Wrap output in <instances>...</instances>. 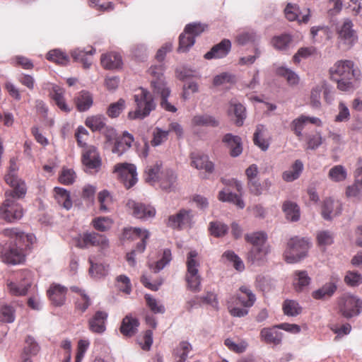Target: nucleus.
Here are the masks:
<instances>
[{
    "label": "nucleus",
    "instance_id": "obj_44",
    "mask_svg": "<svg viewBox=\"0 0 362 362\" xmlns=\"http://www.w3.org/2000/svg\"><path fill=\"white\" fill-rule=\"evenodd\" d=\"M283 310L286 315L295 317L301 313L302 307L297 301L287 299L284 302Z\"/></svg>",
    "mask_w": 362,
    "mask_h": 362
},
{
    "label": "nucleus",
    "instance_id": "obj_59",
    "mask_svg": "<svg viewBox=\"0 0 362 362\" xmlns=\"http://www.w3.org/2000/svg\"><path fill=\"white\" fill-rule=\"evenodd\" d=\"M76 173L72 169L63 168L59 176V182L65 185L74 183L76 179Z\"/></svg>",
    "mask_w": 362,
    "mask_h": 362
},
{
    "label": "nucleus",
    "instance_id": "obj_60",
    "mask_svg": "<svg viewBox=\"0 0 362 362\" xmlns=\"http://www.w3.org/2000/svg\"><path fill=\"white\" fill-rule=\"evenodd\" d=\"M125 107V101L119 99L117 102L112 103L107 108V115L112 118L117 117Z\"/></svg>",
    "mask_w": 362,
    "mask_h": 362
},
{
    "label": "nucleus",
    "instance_id": "obj_48",
    "mask_svg": "<svg viewBox=\"0 0 362 362\" xmlns=\"http://www.w3.org/2000/svg\"><path fill=\"white\" fill-rule=\"evenodd\" d=\"M268 253L266 247H252L247 253V259L252 263L262 260Z\"/></svg>",
    "mask_w": 362,
    "mask_h": 362
},
{
    "label": "nucleus",
    "instance_id": "obj_39",
    "mask_svg": "<svg viewBox=\"0 0 362 362\" xmlns=\"http://www.w3.org/2000/svg\"><path fill=\"white\" fill-rule=\"evenodd\" d=\"M303 169V165L302 162L297 160L293 164L291 169L286 170L283 173L282 177L284 180L286 182H292L299 177Z\"/></svg>",
    "mask_w": 362,
    "mask_h": 362
},
{
    "label": "nucleus",
    "instance_id": "obj_54",
    "mask_svg": "<svg viewBox=\"0 0 362 362\" xmlns=\"http://www.w3.org/2000/svg\"><path fill=\"white\" fill-rule=\"evenodd\" d=\"M276 74L286 78L290 85H296L299 81L298 75L289 69L285 67H279L276 69Z\"/></svg>",
    "mask_w": 362,
    "mask_h": 362
},
{
    "label": "nucleus",
    "instance_id": "obj_57",
    "mask_svg": "<svg viewBox=\"0 0 362 362\" xmlns=\"http://www.w3.org/2000/svg\"><path fill=\"white\" fill-rule=\"evenodd\" d=\"M209 230L211 234L216 238L224 236L228 230V226L219 222H211L209 225Z\"/></svg>",
    "mask_w": 362,
    "mask_h": 362
},
{
    "label": "nucleus",
    "instance_id": "obj_46",
    "mask_svg": "<svg viewBox=\"0 0 362 362\" xmlns=\"http://www.w3.org/2000/svg\"><path fill=\"white\" fill-rule=\"evenodd\" d=\"M218 199L222 202L233 203L240 209H243L245 207V203L241 197L239 195L231 192L221 191L218 194Z\"/></svg>",
    "mask_w": 362,
    "mask_h": 362
},
{
    "label": "nucleus",
    "instance_id": "obj_8",
    "mask_svg": "<svg viewBox=\"0 0 362 362\" xmlns=\"http://www.w3.org/2000/svg\"><path fill=\"white\" fill-rule=\"evenodd\" d=\"M309 248V243L305 238L294 237L291 238L284 256L287 263L292 264L300 261L307 255Z\"/></svg>",
    "mask_w": 362,
    "mask_h": 362
},
{
    "label": "nucleus",
    "instance_id": "obj_40",
    "mask_svg": "<svg viewBox=\"0 0 362 362\" xmlns=\"http://www.w3.org/2000/svg\"><path fill=\"white\" fill-rule=\"evenodd\" d=\"M229 112H233L236 117L235 123L237 126H242L245 119V107L240 103L230 101Z\"/></svg>",
    "mask_w": 362,
    "mask_h": 362
},
{
    "label": "nucleus",
    "instance_id": "obj_50",
    "mask_svg": "<svg viewBox=\"0 0 362 362\" xmlns=\"http://www.w3.org/2000/svg\"><path fill=\"white\" fill-rule=\"evenodd\" d=\"M15 320V310L13 306L4 304L0 305V321L11 323Z\"/></svg>",
    "mask_w": 362,
    "mask_h": 362
},
{
    "label": "nucleus",
    "instance_id": "obj_35",
    "mask_svg": "<svg viewBox=\"0 0 362 362\" xmlns=\"http://www.w3.org/2000/svg\"><path fill=\"white\" fill-rule=\"evenodd\" d=\"M284 13L286 18L290 21H298L303 23H307L309 20V15H305L302 17V19H299V7L296 4H288L284 9Z\"/></svg>",
    "mask_w": 362,
    "mask_h": 362
},
{
    "label": "nucleus",
    "instance_id": "obj_18",
    "mask_svg": "<svg viewBox=\"0 0 362 362\" xmlns=\"http://www.w3.org/2000/svg\"><path fill=\"white\" fill-rule=\"evenodd\" d=\"M308 123L314 124L317 126L321 125V121L319 118L302 115L291 122L290 127L295 135L300 139L303 136L302 131Z\"/></svg>",
    "mask_w": 362,
    "mask_h": 362
},
{
    "label": "nucleus",
    "instance_id": "obj_20",
    "mask_svg": "<svg viewBox=\"0 0 362 362\" xmlns=\"http://www.w3.org/2000/svg\"><path fill=\"white\" fill-rule=\"evenodd\" d=\"M352 27V22L346 19L337 28L338 37L344 44L352 45L357 40V36Z\"/></svg>",
    "mask_w": 362,
    "mask_h": 362
},
{
    "label": "nucleus",
    "instance_id": "obj_27",
    "mask_svg": "<svg viewBox=\"0 0 362 362\" xmlns=\"http://www.w3.org/2000/svg\"><path fill=\"white\" fill-rule=\"evenodd\" d=\"M100 63L106 69H118L122 64V57L116 52L107 53L101 56Z\"/></svg>",
    "mask_w": 362,
    "mask_h": 362
},
{
    "label": "nucleus",
    "instance_id": "obj_16",
    "mask_svg": "<svg viewBox=\"0 0 362 362\" xmlns=\"http://www.w3.org/2000/svg\"><path fill=\"white\" fill-rule=\"evenodd\" d=\"M127 206L132 211V214L137 218H151L156 214V209L153 206L136 202L134 200H129Z\"/></svg>",
    "mask_w": 362,
    "mask_h": 362
},
{
    "label": "nucleus",
    "instance_id": "obj_42",
    "mask_svg": "<svg viewBox=\"0 0 362 362\" xmlns=\"http://www.w3.org/2000/svg\"><path fill=\"white\" fill-rule=\"evenodd\" d=\"M267 238V234L264 232H254L245 236L246 242L250 243L252 247H265Z\"/></svg>",
    "mask_w": 362,
    "mask_h": 362
},
{
    "label": "nucleus",
    "instance_id": "obj_21",
    "mask_svg": "<svg viewBox=\"0 0 362 362\" xmlns=\"http://www.w3.org/2000/svg\"><path fill=\"white\" fill-rule=\"evenodd\" d=\"M108 314L104 311H97L89 320V329L96 334H103L106 329V321Z\"/></svg>",
    "mask_w": 362,
    "mask_h": 362
},
{
    "label": "nucleus",
    "instance_id": "obj_51",
    "mask_svg": "<svg viewBox=\"0 0 362 362\" xmlns=\"http://www.w3.org/2000/svg\"><path fill=\"white\" fill-rule=\"evenodd\" d=\"M146 303L148 308L155 314H163L165 309L163 303L157 300L154 296H146Z\"/></svg>",
    "mask_w": 362,
    "mask_h": 362
},
{
    "label": "nucleus",
    "instance_id": "obj_1",
    "mask_svg": "<svg viewBox=\"0 0 362 362\" xmlns=\"http://www.w3.org/2000/svg\"><path fill=\"white\" fill-rule=\"evenodd\" d=\"M4 179L13 189L5 193L6 200L0 208V217L8 222H13L21 218L23 215V209L16 199L24 197L26 188L24 182L19 180L14 172H9Z\"/></svg>",
    "mask_w": 362,
    "mask_h": 362
},
{
    "label": "nucleus",
    "instance_id": "obj_37",
    "mask_svg": "<svg viewBox=\"0 0 362 362\" xmlns=\"http://www.w3.org/2000/svg\"><path fill=\"white\" fill-rule=\"evenodd\" d=\"M201 303L208 304L214 308H217L218 304L216 296H205L201 297L195 296L192 300L188 301L189 308H196L200 305Z\"/></svg>",
    "mask_w": 362,
    "mask_h": 362
},
{
    "label": "nucleus",
    "instance_id": "obj_6",
    "mask_svg": "<svg viewBox=\"0 0 362 362\" xmlns=\"http://www.w3.org/2000/svg\"><path fill=\"white\" fill-rule=\"evenodd\" d=\"M186 266L187 272L185 274V280L187 288L192 292H199L201 290V276L199 274L200 263L198 259V252L197 251L192 250L188 252Z\"/></svg>",
    "mask_w": 362,
    "mask_h": 362
},
{
    "label": "nucleus",
    "instance_id": "obj_55",
    "mask_svg": "<svg viewBox=\"0 0 362 362\" xmlns=\"http://www.w3.org/2000/svg\"><path fill=\"white\" fill-rule=\"evenodd\" d=\"M171 259L172 254L170 250L165 249L163 250L162 257L155 263L154 266L151 265V268L153 269L154 272H158L168 264Z\"/></svg>",
    "mask_w": 362,
    "mask_h": 362
},
{
    "label": "nucleus",
    "instance_id": "obj_56",
    "mask_svg": "<svg viewBox=\"0 0 362 362\" xmlns=\"http://www.w3.org/2000/svg\"><path fill=\"white\" fill-rule=\"evenodd\" d=\"M92 225L95 230L105 232L111 228L112 221L108 217H98L92 221Z\"/></svg>",
    "mask_w": 362,
    "mask_h": 362
},
{
    "label": "nucleus",
    "instance_id": "obj_9",
    "mask_svg": "<svg viewBox=\"0 0 362 362\" xmlns=\"http://www.w3.org/2000/svg\"><path fill=\"white\" fill-rule=\"evenodd\" d=\"M338 310L347 319L357 316L362 310V300L356 296H341L338 300Z\"/></svg>",
    "mask_w": 362,
    "mask_h": 362
},
{
    "label": "nucleus",
    "instance_id": "obj_24",
    "mask_svg": "<svg viewBox=\"0 0 362 362\" xmlns=\"http://www.w3.org/2000/svg\"><path fill=\"white\" fill-rule=\"evenodd\" d=\"M341 209V204L339 202L327 198L324 200L322 206V216L325 219L330 220L334 216L339 215Z\"/></svg>",
    "mask_w": 362,
    "mask_h": 362
},
{
    "label": "nucleus",
    "instance_id": "obj_45",
    "mask_svg": "<svg viewBox=\"0 0 362 362\" xmlns=\"http://www.w3.org/2000/svg\"><path fill=\"white\" fill-rule=\"evenodd\" d=\"M224 344L229 350L238 354L243 353L248 346V344L245 340L240 339L235 341L231 338H227L224 341Z\"/></svg>",
    "mask_w": 362,
    "mask_h": 362
},
{
    "label": "nucleus",
    "instance_id": "obj_34",
    "mask_svg": "<svg viewBox=\"0 0 362 362\" xmlns=\"http://www.w3.org/2000/svg\"><path fill=\"white\" fill-rule=\"evenodd\" d=\"M282 209L287 219L291 221H297L300 218V209L298 206L291 201H286L282 206Z\"/></svg>",
    "mask_w": 362,
    "mask_h": 362
},
{
    "label": "nucleus",
    "instance_id": "obj_11",
    "mask_svg": "<svg viewBox=\"0 0 362 362\" xmlns=\"http://www.w3.org/2000/svg\"><path fill=\"white\" fill-rule=\"evenodd\" d=\"M16 281L8 284L11 292L16 294H27L33 284V275L28 270H22L16 274Z\"/></svg>",
    "mask_w": 362,
    "mask_h": 362
},
{
    "label": "nucleus",
    "instance_id": "obj_61",
    "mask_svg": "<svg viewBox=\"0 0 362 362\" xmlns=\"http://www.w3.org/2000/svg\"><path fill=\"white\" fill-rule=\"evenodd\" d=\"M98 202L100 204V210L106 212L109 210V205L112 203V197L107 190H103L98 193Z\"/></svg>",
    "mask_w": 362,
    "mask_h": 362
},
{
    "label": "nucleus",
    "instance_id": "obj_63",
    "mask_svg": "<svg viewBox=\"0 0 362 362\" xmlns=\"http://www.w3.org/2000/svg\"><path fill=\"white\" fill-rule=\"evenodd\" d=\"M257 35L253 31H245L236 36V42L240 45H245L256 40Z\"/></svg>",
    "mask_w": 362,
    "mask_h": 362
},
{
    "label": "nucleus",
    "instance_id": "obj_62",
    "mask_svg": "<svg viewBox=\"0 0 362 362\" xmlns=\"http://www.w3.org/2000/svg\"><path fill=\"white\" fill-rule=\"evenodd\" d=\"M291 41V36L289 35L284 34L274 37L272 42L276 49H285L288 46Z\"/></svg>",
    "mask_w": 362,
    "mask_h": 362
},
{
    "label": "nucleus",
    "instance_id": "obj_3",
    "mask_svg": "<svg viewBox=\"0 0 362 362\" xmlns=\"http://www.w3.org/2000/svg\"><path fill=\"white\" fill-rule=\"evenodd\" d=\"M351 60L337 61L329 69L331 79L337 83V88L342 91L353 88V81L358 79L360 71L354 68Z\"/></svg>",
    "mask_w": 362,
    "mask_h": 362
},
{
    "label": "nucleus",
    "instance_id": "obj_32",
    "mask_svg": "<svg viewBox=\"0 0 362 362\" xmlns=\"http://www.w3.org/2000/svg\"><path fill=\"white\" fill-rule=\"evenodd\" d=\"M310 278L305 271H296L294 273L293 285L298 293L305 291V288L310 284Z\"/></svg>",
    "mask_w": 362,
    "mask_h": 362
},
{
    "label": "nucleus",
    "instance_id": "obj_13",
    "mask_svg": "<svg viewBox=\"0 0 362 362\" xmlns=\"http://www.w3.org/2000/svg\"><path fill=\"white\" fill-rule=\"evenodd\" d=\"M193 218L194 214L191 209H182L176 214L169 216L167 225L180 230L190 228Z\"/></svg>",
    "mask_w": 362,
    "mask_h": 362
},
{
    "label": "nucleus",
    "instance_id": "obj_47",
    "mask_svg": "<svg viewBox=\"0 0 362 362\" xmlns=\"http://www.w3.org/2000/svg\"><path fill=\"white\" fill-rule=\"evenodd\" d=\"M192 122L195 126L216 127L218 124V122L214 117L208 115H196Z\"/></svg>",
    "mask_w": 362,
    "mask_h": 362
},
{
    "label": "nucleus",
    "instance_id": "obj_28",
    "mask_svg": "<svg viewBox=\"0 0 362 362\" xmlns=\"http://www.w3.org/2000/svg\"><path fill=\"white\" fill-rule=\"evenodd\" d=\"M133 141V136L127 132H124L122 136L115 139L112 152L118 155H122L132 146Z\"/></svg>",
    "mask_w": 362,
    "mask_h": 362
},
{
    "label": "nucleus",
    "instance_id": "obj_52",
    "mask_svg": "<svg viewBox=\"0 0 362 362\" xmlns=\"http://www.w3.org/2000/svg\"><path fill=\"white\" fill-rule=\"evenodd\" d=\"M195 40L194 36L185 34V30L181 33L179 37V47L177 51L179 52H185L194 44Z\"/></svg>",
    "mask_w": 362,
    "mask_h": 362
},
{
    "label": "nucleus",
    "instance_id": "obj_43",
    "mask_svg": "<svg viewBox=\"0 0 362 362\" xmlns=\"http://www.w3.org/2000/svg\"><path fill=\"white\" fill-rule=\"evenodd\" d=\"M346 177L347 171L341 165H334L328 173V177L335 182L344 181L346 179Z\"/></svg>",
    "mask_w": 362,
    "mask_h": 362
},
{
    "label": "nucleus",
    "instance_id": "obj_41",
    "mask_svg": "<svg viewBox=\"0 0 362 362\" xmlns=\"http://www.w3.org/2000/svg\"><path fill=\"white\" fill-rule=\"evenodd\" d=\"M105 118L102 115H93L88 117L85 121V124L92 132L101 131L105 127Z\"/></svg>",
    "mask_w": 362,
    "mask_h": 362
},
{
    "label": "nucleus",
    "instance_id": "obj_30",
    "mask_svg": "<svg viewBox=\"0 0 362 362\" xmlns=\"http://www.w3.org/2000/svg\"><path fill=\"white\" fill-rule=\"evenodd\" d=\"M176 180L177 175L175 172L171 169H165L161 171L158 182L163 189L168 190L174 187Z\"/></svg>",
    "mask_w": 362,
    "mask_h": 362
},
{
    "label": "nucleus",
    "instance_id": "obj_19",
    "mask_svg": "<svg viewBox=\"0 0 362 362\" xmlns=\"http://www.w3.org/2000/svg\"><path fill=\"white\" fill-rule=\"evenodd\" d=\"M191 165L197 170H204L207 173H212L214 170V164L209 160L208 156L198 153L190 155Z\"/></svg>",
    "mask_w": 362,
    "mask_h": 362
},
{
    "label": "nucleus",
    "instance_id": "obj_15",
    "mask_svg": "<svg viewBox=\"0 0 362 362\" xmlns=\"http://www.w3.org/2000/svg\"><path fill=\"white\" fill-rule=\"evenodd\" d=\"M82 163L86 170L98 171L101 165V159L97 148L93 146L86 147L82 153Z\"/></svg>",
    "mask_w": 362,
    "mask_h": 362
},
{
    "label": "nucleus",
    "instance_id": "obj_12",
    "mask_svg": "<svg viewBox=\"0 0 362 362\" xmlns=\"http://www.w3.org/2000/svg\"><path fill=\"white\" fill-rule=\"evenodd\" d=\"M119 180L127 189L133 187L137 182L136 166L129 163H119L115 166Z\"/></svg>",
    "mask_w": 362,
    "mask_h": 362
},
{
    "label": "nucleus",
    "instance_id": "obj_7",
    "mask_svg": "<svg viewBox=\"0 0 362 362\" xmlns=\"http://www.w3.org/2000/svg\"><path fill=\"white\" fill-rule=\"evenodd\" d=\"M72 243L80 249L98 247L101 250L109 247V240L104 235L95 232H85L72 238Z\"/></svg>",
    "mask_w": 362,
    "mask_h": 362
},
{
    "label": "nucleus",
    "instance_id": "obj_49",
    "mask_svg": "<svg viewBox=\"0 0 362 362\" xmlns=\"http://www.w3.org/2000/svg\"><path fill=\"white\" fill-rule=\"evenodd\" d=\"M264 127L263 125H258L254 134L253 141L255 145L262 150L266 151L269 147V142L264 138Z\"/></svg>",
    "mask_w": 362,
    "mask_h": 362
},
{
    "label": "nucleus",
    "instance_id": "obj_17",
    "mask_svg": "<svg viewBox=\"0 0 362 362\" xmlns=\"http://www.w3.org/2000/svg\"><path fill=\"white\" fill-rule=\"evenodd\" d=\"M278 329L276 325L262 329L259 333L261 341L268 344L280 345L282 343L284 334L278 331Z\"/></svg>",
    "mask_w": 362,
    "mask_h": 362
},
{
    "label": "nucleus",
    "instance_id": "obj_14",
    "mask_svg": "<svg viewBox=\"0 0 362 362\" xmlns=\"http://www.w3.org/2000/svg\"><path fill=\"white\" fill-rule=\"evenodd\" d=\"M124 238L137 240L140 241L137 243L136 248L133 250L135 253H142L146 246V240L149 238V233L146 230H142L139 228H124L123 231Z\"/></svg>",
    "mask_w": 362,
    "mask_h": 362
},
{
    "label": "nucleus",
    "instance_id": "obj_22",
    "mask_svg": "<svg viewBox=\"0 0 362 362\" xmlns=\"http://www.w3.org/2000/svg\"><path fill=\"white\" fill-rule=\"evenodd\" d=\"M95 53V49L92 47L88 49L76 48L71 52V56L75 62L81 63L84 69H88L92 64V56Z\"/></svg>",
    "mask_w": 362,
    "mask_h": 362
},
{
    "label": "nucleus",
    "instance_id": "obj_33",
    "mask_svg": "<svg viewBox=\"0 0 362 362\" xmlns=\"http://www.w3.org/2000/svg\"><path fill=\"white\" fill-rule=\"evenodd\" d=\"M54 198L59 205L67 210L72 207V201L69 191L62 187H56L54 188Z\"/></svg>",
    "mask_w": 362,
    "mask_h": 362
},
{
    "label": "nucleus",
    "instance_id": "obj_4",
    "mask_svg": "<svg viewBox=\"0 0 362 362\" xmlns=\"http://www.w3.org/2000/svg\"><path fill=\"white\" fill-rule=\"evenodd\" d=\"M148 71L152 76L155 77V79L151 81V85L155 93L160 95V106L166 111L171 112H176V107L167 100V98L170 93V90L166 86V84L163 79V66H152L149 69Z\"/></svg>",
    "mask_w": 362,
    "mask_h": 362
},
{
    "label": "nucleus",
    "instance_id": "obj_58",
    "mask_svg": "<svg viewBox=\"0 0 362 362\" xmlns=\"http://www.w3.org/2000/svg\"><path fill=\"white\" fill-rule=\"evenodd\" d=\"M339 279L331 277L329 282L326 283L321 288L315 291L313 294H333L337 291Z\"/></svg>",
    "mask_w": 362,
    "mask_h": 362
},
{
    "label": "nucleus",
    "instance_id": "obj_53",
    "mask_svg": "<svg viewBox=\"0 0 362 362\" xmlns=\"http://www.w3.org/2000/svg\"><path fill=\"white\" fill-rule=\"evenodd\" d=\"M52 99L55 102V104L57 105V107L63 112H69L71 111L70 107L69 105L66 103L64 97V93L62 89L57 88L54 89L53 93H52Z\"/></svg>",
    "mask_w": 362,
    "mask_h": 362
},
{
    "label": "nucleus",
    "instance_id": "obj_26",
    "mask_svg": "<svg viewBox=\"0 0 362 362\" xmlns=\"http://www.w3.org/2000/svg\"><path fill=\"white\" fill-rule=\"evenodd\" d=\"M223 142L230 149V154L233 157L238 156L243 151L241 139L231 134H226L223 138Z\"/></svg>",
    "mask_w": 362,
    "mask_h": 362
},
{
    "label": "nucleus",
    "instance_id": "obj_23",
    "mask_svg": "<svg viewBox=\"0 0 362 362\" xmlns=\"http://www.w3.org/2000/svg\"><path fill=\"white\" fill-rule=\"evenodd\" d=\"M231 49V42L228 39H223L218 44L214 45L209 52H206L204 58L211 59L225 57Z\"/></svg>",
    "mask_w": 362,
    "mask_h": 362
},
{
    "label": "nucleus",
    "instance_id": "obj_36",
    "mask_svg": "<svg viewBox=\"0 0 362 362\" xmlns=\"http://www.w3.org/2000/svg\"><path fill=\"white\" fill-rule=\"evenodd\" d=\"M46 59L59 65H66L69 62L68 55L59 49L50 50L47 54Z\"/></svg>",
    "mask_w": 362,
    "mask_h": 362
},
{
    "label": "nucleus",
    "instance_id": "obj_2",
    "mask_svg": "<svg viewBox=\"0 0 362 362\" xmlns=\"http://www.w3.org/2000/svg\"><path fill=\"white\" fill-rule=\"evenodd\" d=\"M3 234L13 240L14 246L1 252V259L10 264H18L25 261V254L22 247H28L33 243V235L25 234L17 228H6Z\"/></svg>",
    "mask_w": 362,
    "mask_h": 362
},
{
    "label": "nucleus",
    "instance_id": "obj_38",
    "mask_svg": "<svg viewBox=\"0 0 362 362\" xmlns=\"http://www.w3.org/2000/svg\"><path fill=\"white\" fill-rule=\"evenodd\" d=\"M192 349V345L188 341H181L174 350L175 362H185Z\"/></svg>",
    "mask_w": 362,
    "mask_h": 362
},
{
    "label": "nucleus",
    "instance_id": "obj_29",
    "mask_svg": "<svg viewBox=\"0 0 362 362\" xmlns=\"http://www.w3.org/2000/svg\"><path fill=\"white\" fill-rule=\"evenodd\" d=\"M162 163L157 161L153 165H148L144 171V180L151 185L158 182L160 176Z\"/></svg>",
    "mask_w": 362,
    "mask_h": 362
},
{
    "label": "nucleus",
    "instance_id": "obj_5",
    "mask_svg": "<svg viewBox=\"0 0 362 362\" xmlns=\"http://www.w3.org/2000/svg\"><path fill=\"white\" fill-rule=\"evenodd\" d=\"M134 102L136 104L135 111L128 113L129 119H141L147 117L155 108V103L152 95L146 89L139 88L134 95Z\"/></svg>",
    "mask_w": 362,
    "mask_h": 362
},
{
    "label": "nucleus",
    "instance_id": "obj_25",
    "mask_svg": "<svg viewBox=\"0 0 362 362\" xmlns=\"http://www.w3.org/2000/svg\"><path fill=\"white\" fill-rule=\"evenodd\" d=\"M139 326V322L138 319L134 317L132 314H129L122 320L120 332L123 335L130 337L137 332Z\"/></svg>",
    "mask_w": 362,
    "mask_h": 362
},
{
    "label": "nucleus",
    "instance_id": "obj_10",
    "mask_svg": "<svg viewBox=\"0 0 362 362\" xmlns=\"http://www.w3.org/2000/svg\"><path fill=\"white\" fill-rule=\"evenodd\" d=\"M255 296H232L228 301V308L229 313L233 317H241L247 315L248 311L246 308L251 307L255 301Z\"/></svg>",
    "mask_w": 362,
    "mask_h": 362
},
{
    "label": "nucleus",
    "instance_id": "obj_64",
    "mask_svg": "<svg viewBox=\"0 0 362 362\" xmlns=\"http://www.w3.org/2000/svg\"><path fill=\"white\" fill-rule=\"evenodd\" d=\"M317 242L319 246L325 247L333 243V235L327 230H321L317 233Z\"/></svg>",
    "mask_w": 362,
    "mask_h": 362
},
{
    "label": "nucleus",
    "instance_id": "obj_31",
    "mask_svg": "<svg viewBox=\"0 0 362 362\" xmlns=\"http://www.w3.org/2000/svg\"><path fill=\"white\" fill-rule=\"evenodd\" d=\"M74 101L77 110L80 112H84L88 110L93 103L91 94L86 90L79 92L76 96Z\"/></svg>",
    "mask_w": 362,
    "mask_h": 362
}]
</instances>
